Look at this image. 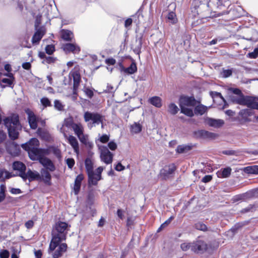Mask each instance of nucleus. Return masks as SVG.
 <instances>
[{"label": "nucleus", "mask_w": 258, "mask_h": 258, "mask_svg": "<svg viewBox=\"0 0 258 258\" xmlns=\"http://www.w3.org/2000/svg\"><path fill=\"white\" fill-rule=\"evenodd\" d=\"M239 115L244 120H247V118L252 115V112L249 109H244L239 111Z\"/></svg>", "instance_id": "obj_37"}, {"label": "nucleus", "mask_w": 258, "mask_h": 258, "mask_svg": "<svg viewBox=\"0 0 258 258\" xmlns=\"http://www.w3.org/2000/svg\"><path fill=\"white\" fill-rule=\"evenodd\" d=\"M180 107L194 106L196 105V100L194 97L181 96L179 100Z\"/></svg>", "instance_id": "obj_12"}, {"label": "nucleus", "mask_w": 258, "mask_h": 258, "mask_svg": "<svg viewBox=\"0 0 258 258\" xmlns=\"http://www.w3.org/2000/svg\"><path fill=\"white\" fill-rule=\"evenodd\" d=\"M243 95L238 96L231 95L229 96V101L233 103L242 105L243 103Z\"/></svg>", "instance_id": "obj_29"}, {"label": "nucleus", "mask_w": 258, "mask_h": 258, "mask_svg": "<svg viewBox=\"0 0 258 258\" xmlns=\"http://www.w3.org/2000/svg\"><path fill=\"white\" fill-rule=\"evenodd\" d=\"M120 71L124 72L125 74L131 75L137 72V67L135 62H132L129 67L125 68L121 63H119Z\"/></svg>", "instance_id": "obj_20"}, {"label": "nucleus", "mask_w": 258, "mask_h": 258, "mask_svg": "<svg viewBox=\"0 0 258 258\" xmlns=\"http://www.w3.org/2000/svg\"><path fill=\"white\" fill-rule=\"evenodd\" d=\"M207 2V0H194L193 4L195 7L198 9L197 12L198 14L202 13L201 11V9H206L209 11L208 8L209 7L211 9H217L222 10V12H215L217 13V16H221L224 15L233 13L234 11L231 10H226L227 7L230 5V2L227 0H209L207 5L205 3Z\"/></svg>", "instance_id": "obj_1"}, {"label": "nucleus", "mask_w": 258, "mask_h": 258, "mask_svg": "<svg viewBox=\"0 0 258 258\" xmlns=\"http://www.w3.org/2000/svg\"><path fill=\"white\" fill-rule=\"evenodd\" d=\"M28 114V119L30 126L32 129L35 130L37 127V122L38 118L31 111H27Z\"/></svg>", "instance_id": "obj_19"}, {"label": "nucleus", "mask_w": 258, "mask_h": 258, "mask_svg": "<svg viewBox=\"0 0 258 258\" xmlns=\"http://www.w3.org/2000/svg\"><path fill=\"white\" fill-rule=\"evenodd\" d=\"M142 126L137 122H135L131 126V131L134 134H138L142 131Z\"/></svg>", "instance_id": "obj_38"}, {"label": "nucleus", "mask_w": 258, "mask_h": 258, "mask_svg": "<svg viewBox=\"0 0 258 258\" xmlns=\"http://www.w3.org/2000/svg\"><path fill=\"white\" fill-rule=\"evenodd\" d=\"M116 91V89L111 84H107L106 86V89H104L103 91L101 92L102 93H109L113 96L114 92Z\"/></svg>", "instance_id": "obj_45"}, {"label": "nucleus", "mask_w": 258, "mask_h": 258, "mask_svg": "<svg viewBox=\"0 0 258 258\" xmlns=\"http://www.w3.org/2000/svg\"><path fill=\"white\" fill-rule=\"evenodd\" d=\"M7 138V134L4 131L0 130V144L5 141Z\"/></svg>", "instance_id": "obj_61"}, {"label": "nucleus", "mask_w": 258, "mask_h": 258, "mask_svg": "<svg viewBox=\"0 0 258 258\" xmlns=\"http://www.w3.org/2000/svg\"><path fill=\"white\" fill-rule=\"evenodd\" d=\"M70 75L73 79V94H76L81 81V75L78 71L71 72Z\"/></svg>", "instance_id": "obj_14"}, {"label": "nucleus", "mask_w": 258, "mask_h": 258, "mask_svg": "<svg viewBox=\"0 0 258 258\" xmlns=\"http://www.w3.org/2000/svg\"><path fill=\"white\" fill-rule=\"evenodd\" d=\"M27 175L28 176V180L29 182L33 180H39L40 179V174L36 171H32L29 169L27 171Z\"/></svg>", "instance_id": "obj_25"}, {"label": "nucleus", "mask_w": 258, "mask_h": 258, "mask_svg": "<svg viewBox=\"0 0 258 258\" xmlns=\"http://www.w3.org/2000/svg\"><path fill=\"white\" fill-rule=\"evenodd\" d=\"M76 123L74 122V120L73 117H70L68 118H66L64 120L63 123V126H66L68 128H73L74 126V125H75Z\"/></svg>", "instance_id": "obj_41"}, {"label": "nucleus", "mask_w": 258, "mask_h": 258, "mask_svg": "<svg viewBox=\"0 0 258 258\" xmlns=\"http://www.w3.org/2000/svg\"><path fill=\"white\" fill-rule=\"evenodd\" d=\"M176 167L174 164L165 165L160 171L159 176L163 180H167L173 176Z\"/></svg>", "instance_id": "obj_6"}, {"label": "nucleus", "mask_w": 258, "mask_h": 258, "mask_svg": "<svg viewBox=\"0 0 258 258\" xmlns=\"http://www.w3.org/2000/svg\"><path fill=\"white\" fill-rule=\"evenodd\" d=\"M242 105H245L249 108L258 110V97L244 96Z\"/></svg>", "instance_id": "obj_10"}, {"label": "nucleus", "mask_w": 258, "mask_h": 258, "mask_svg": "<svg viewBox=\"0 0 258 258\" xmlns=\"http://www.w3.org/2000/svg\"><path fill=\"white\" fill-rule=\"evenodd\" d=\"M83 179L84 176L82 174L78 175L75 179L74 190L76 195H78L80 191L81 183Z\"/></svg>", "instance_id": "obj_23"}, {"label": "nucleus", "mask_w": 258, "mask_h": 258, "mask_svg": "<svg viewBox=\"0 0 258 258\" xmlns=\"http://www.w3.org/2000/svg\"><path fill=\"white\" fill-rule=\"evenodd\" d=\"M84 92L90 99H91L94 95L93 90L89 88H85L84 89Z\"/></svg>", "instance_id": "obj_56"}, {"label": "nucleus", "mask_w": 258, "mask_h": 258, "mask_svg": "<svg viewBox=\"0 0 258 258\" xmlns=\"http://www.w3.org/2000/svg\"><path fill=\"white\" fill-rule=\"evenodd\" d=\"M61 38L66 41H73L74 34L72 31L69 30L62 29L60 31Z\"/></svg>", "instance_id": "obj_22"}, {"label": "nucleus", "mask_w": 258, "mask_h": 258, "mask_svg": "<svg viewBox=\"0 0 258 258\" xmlns=\"http://www.w3.org/2000/svg\"><path fill=\"white\" fill-rule=\"evenodd\" d=\"M149 102L157 108H160L162 105V99L158 96H154L149 99Z\"/></svg>", "instance_id": "obj_26"}, {"label": "nucleus", "mask_w": 258, "mask_h": 258, "mask_svg": "<svg viewBox=\"0 0 258 258\" xmlns=\"http://www.w3.org/2000/svg\"><path fill=\"white\" fill-rule=\"evenodd\" d=\"M39 162L45 169L48 170L49 171L53 172L55 170V167L53 162L45 156L41 158Z\"/></svg>", "instance_id": "obj_15"}, {"label": "nucleus", "mask_w": 258, "mask_h": 258, "mask_svg": "<svg viewBox=\"0 0 258 258\" xmlns=\"http://www.w3.org/2000/svg\"><path fill=\"white\" fill-rule=\"evenodd\" d=\"M195 227L197 229L203 231H206L208 230L207 226L202 222H198L196 223Z\"/></svg>", "instance_id": "obj_48"}, {"label": "nucleus", "mask_w": 258, "mask_h": 258, "mask_svg": "<svg viewBox=\"0 0 258 258\" xmlns=\"http://www.w3.org/2000/svg\"><path fill=\"white\" fill-rule=\"evenodd\" d=\"M61 48L66 53H79L81 50L80 47L75 43L63 44Z\"/></svg>", "instance_id": "obj_13"}, {"label": "nucleus", "mask_w": 258, "mask_h": 258, "mask_svg": "<svg viewBox=\"0 0 258 258\" xmlns=\"http://www.w3.org/2000/svg\"><path fill=\"white\" fill-rule=\"evenodd\" d=\"M45 33V29L43 27H41L36 30L32 38V42L33 44L38 43L41 40V38Z\"/></svg>", "instance_id": "obj_18"}, {"label": "nucleus", "mask_w": 258, "mask_h": 258, "mask_svg": "<svg viewBox=\"0 0 258 258\" xmlns=\"http://www.w3.org/2000/svg\"><path fill=\"white\" fill-rule=\"evenodd\" d=\"M68 223L58 222L55 224V229L52 231V239L49 244L48 252L50 253L53 251L58 244L66 239Z\"/></svg>", "instance_id": "obj_2"}, {"label": "nucleus", "mask_w": 258, "mask_h": 258, "mask_svg": "<svg viewBox=\"0 0 258 258\" xmlns=\"http://www.w3.org/2000/svg\"><path fill=\"white\" fill-rule=\"evenodd\" d=\"M84 118L86 122L92 120L93 124L94 125L99 124L100 123L102 124L103 120L104 119V116L101 114L98 113L91 112L89 111L85 112ZM101 127L102 128L103 127V124H102Z\"/></svg>", "instance_id": "obj_5"}, {"label": "nucleus", "mask_w": 258, "mask_h": 258, "mask_svg": "<svg viewBox=\"0 0 258 258\" xmlns=\"http://www.w3.org/2000/svg\"><path fill=\"white\" fill-rule=\"evenodd\" d=\"M212 93L213 94L212 97L214 99L220 98L224 102V105L222 107L223 109L228 106V105L226 101L225 100V99L224 98V97L222 96V94L220 93L217 92H212Z\"/></svg>", "instance_id": "obj_39"}, {"label": "nucleus", "mask_w": 258, "mask_h": 258, "mask_svg": "<svg viewBox=\"0 0 258 258\" xmlns=\"http://www.w3.org/2000/svg\"><path fill=\"white\" fill-rule=\"evenodd\" d=\"M233 72V69L226 70L223 68L220 74L222 78H226L230 77L232 75Z\"/></svg>", "instance_id": "obj_42"}, {"label": "nucleus", "mask_w": 258, "mask_h": 258, "mask_svg": "<svg viewBox=\"0 0 258 258\" xmlns=\"http://www.w3.org/2000/svg\"><path fill=\"white\" fill-rule=\"evenodd\" d=\"M38 56L41 59H44L42 61L43 63H47L50 64L55 62L57 59L56 57L50 56H46L45 53L43 51L39 52Z\"/></svg>", "instance_id": "obj_24"}, {"label": "nucleus", "mask_w": 258, "mask_h": 258, "mask_svg": "<svg viewBox=\"0 0 258 258\" xmlns=\"http://www.w3.org/2000/svg\"><path fill=\"white\" fill-rule=\"evenodd\" d=\"M167 18L169 21L172 24L175 23L176 22V15L173 12H170L168 13Z\"/></svg>", "instance_id": "obj_49"}, {"label": "nucleus", "mask_w": 258, "mask_h": 258, "mask_svg": "<svg viewBox=\"0 0 258 258\" xmlns=\"http://www.w3.org/2000/svg\"><path fill=\"white\" fill-rule=\"evenodd\" d=\"M192 147H193V146L192 145H179L177 147L176 151L177 153H179V154L186 153V152L191 150L192 149Z\"/></svg>", "instance_id": "obj_27"}, {"label": "nucleus", "mask_w": 258, "mask_h": 258, "mask_svg": "<svg viewBox=\"0 0 258 258\" xmlns=\"http://www.w3.org/2000/svg\"><path fill=\"white\" fill-rule=\"evenodd\" d=\"M103 170V168L100 166L96 170L95 173L93 171L87 173L88 176V183L89 185H97L98 181L101 179V173Z\"/></svg>", "instance_id": "obj_9"}, {"label": "nucleus", "mask_w": 258, "mask_h": 258, "mask_svg": "<svg viewBox=\"0 0 258 258\" xmlns=\"http://www.w3.org/2000/svg\"><path fill=\"white\" fill-rule=\"evenodd\" d=\"M247 55L250 58H256L258 56V47L255 48L253 51L248 53Z\"/></svg>", "instance_id": "obj_54"}, {"label": "nucleus", "mask_w": 258, "mask_h": 258, "mask_svg": "<svg viewBox=\"0 0 258 258\" xmlns=\"http://www.w3.org/2000/svg\"><path fill=\"white\" fill-rule=\"evenodd\" d=\"M45 168H42L40 170V179L42 180L46 184L50 185L51 184V176L48 171Z\"/></svg>", "instance_id": "obj_17"}, {"label": "nucleus", "mask_w": 258, "mask_h": 258, "mask_svg": "<svg viewBox=\"0 0 258 258\" xmlns=\"http://www.w3.org/2000/svg\"><path fill=\"white\" fill-rule=\"evenodd\" d=\"M6 186L5 184L0 185V196L6 198Z\"/></svg>", "instance_id": "obj_60"}, {"label": "nucleus", "mask_w": 258, "mask_h": 258, "mask_svg": "<svg viewBox=\"0 0 258 258\" xmlns=\"http://www.w3.org/2000/svg\"><path fill=\"white\" fill-rule=\"evenodd\" d=\"M174 219L173 216H171L169 219L166 220L163 224H161V227L165 228L167 227L172 221V220Z\"/></svg>", "instance_id": "obj_64"}, {"label": "nucleus", "mask_w": 258, "mask_h": 258, "mask_svg": "<svg viewBox=\"0 0 258 258\" xmlns=\"http://www.w3.org/2000/svg\"><path fill=\"white\" fill-rule=\"evenodd\" d=\"M231 171L232 169L229 167L221 169L220 171L218 172V176L221 178L228 177L230 175Z\"/></svg>", "instance_id": "obj_28"}, {"label": "nucleus", "mask_w": 258, "mask_h": 258, "mask_svg": "<svg viewBox=\"0 0 258 258\" xmlns=\"http://www.w3.org/2000/svg\"><path fill=\"white\" fill-rule=\"evenodd\" d=\"M13 168L14 170H18L20 172L25 171L26 166L22 162L20 161H15L13 164Z\"/></svg>", "instance_id": "obj_33"}, {"label": "nucleus", "mask_w": 258, "mask_h": 258, "mask_svg": "<svg viewBox=\"0 0 258 258\" xmlns=\"http://www.w3.org/2000/svg\"><path fill=\"white\" fill-rule=\"evenodd\" d=\"M206 131L204 130H198L194 132V137L196 139H205Z\"/></svg>", "instance_id": "obj_40"}, {"label": "nucleus", "mask_w": 258, "mask_h": 258, "mask_svg": "<svg viewBox=\"0 0 258 258\" xmlns=\"http://www.w3.org/2000/svg\"><path fill=\"white\" fill-rule=\"evenodd\" d=\"M60 132L63 133L64 137L67 139L68 143L73 148L74 152L77 154H79V146L78 140L74 136L72 135L68 136L66 133L62 130V128H60Z\"/></svg>", "instance_id": "obj_11"}, {"label": "nucleus", "mask_w": 258, "mask_h": 258, "mask_svg": "<svg viewBox=\"0 0 258 258\" xmlns=\"http://www.w3.org/2000/svg\"><path fill=\"white\" fill-rule=\"evenodd\" d=\"M208 245L207 243L200 238L192 242L191 251L197 253H203L207 250Z\"/></svg>", "instance_id": "obj_7"}, {"label": "nucleus", "mask_w": 258, "mask_h": 258, "mask_svg": "<svg viewBox=\"0 0 258 258\" xmlns=\"http://www.w3.org/2000/svg\"><path fill=\"white\" fill-rule=\"evenodd\" d=\"M218 136L219 135L217 134L206 131L205 139L214 140L218 138Z\"/></svg>", "instance_id": "obj_47"}, {"label": "nucleus", "mask_w": 258, "mask_h": 258, "mask_svg": "<svg viewBox=\"0 0 258 258\" xmlns=\"http://www.w3.org/2000/svg\"><path fill=\"white\" fill-rule=\"evenodd\" d=\"M136 45L133 47V51L137 54L141 52V49L142 46V38L141 37L137 38L136 39Z\"/></svg>", "instance_id": "obj_34"}, {"label": "nucleus", "mask_w": 258, "mask_h": 258, "mask_svg": "<svg viewBox=\"0 0 258 258\" xmlns=\"http://www.w3.org/2000/svg\"><path fill=\"white\" fill-rule=\"evenodd\" d=\"M85 168L87 173L93 171V164L92 160L90 158H86L85 160Z\"/></svg>", "instance_id": "obj_36"}, {"label": "nucleus", "mask_w": 258, "mask_h": 258, "mask_svg": "<svg viewBox=\"0 0 258 258\" xmlns=\"http://www.w3.org/2000/svg\"><path fill=\"white\" fill-rule=\"evenodd\" d=\"M39 142L36 138L31 139L28 142L22 144V147L28 153L30 158L33 161L40 160L43 156L48 154L47 149H39Z\"/></svg>", "instance_id": "obj_3"}, {"label": "nucleus", "mask_w": 258, "mask_h": 258, "mask_svg": "<svg viewBox=\"0 0 258 258\" xmlns=\"http://www.w3.org/2000/svg\"><path fill=\"white\" fill-rule=\"evenodd\" d=\"M40 102L44 107H46L48 106H51V104L50 101L48 99V98L46 97H43L41 99Z\"/></svg>", "instance_id": "obj_51"}, {"label": "nucleus", "mask_w": 258, "mask_h": 258, "mask_svg": "<svg viewBox=\"0 0 258 258\" xmlns=\"http://www.w3.org/2000/svg\"><path fill=\"white\" fill-rule=\"evenodd\" d=\"M72 129L77 137L84 133V127L81 123H76Z\"/></svg>", "instance_id": "obj_31"}, {"label": "nucleus", "mask_w": 258, "mask_h": 258, "mask_svg": "<svg viewBox=\"0 0 258 258\" xmlns=\"http://www.w3.org/2000/svg\"><path fill=\"white\" fill-rule=\"evenodd\" d=\"M179 110V108L177 106L173 103H171L168 105V112L171 114L175 115L176 114Z\"/></svg>", "instance_id": "obj_43"}, {"label": "nucleus", "mask_w": 258, "mask_h": 258, "mask_svg": "<svg viewBox=\"0 0 258 258\" xmlns=\"http://www.w3.org/2000/svg\"><path fill=\"white\" fill-rule=\"evenodd\" d=\"M58 248L53 252L52 258H59L61 257L63 253L67 250L68 246L65 243L59 244Z\"/></svg>", "instance_id": "obj_21"}, {"label": "nucleus", "mask_w": 258, "mask_h": 258, "mask_svg": "<svg viewBox=\"0 0 258 258\" xmlns=\"http://www.w3.org/2000/svg\"><path fill=\"white\" fill-rule=\"evenodd\" d=\"M78 138L80 141L84 145L89 141L88 136L84 135V133L78 137Z\"/></svg>", "instance_id": "obj_55"}, {"label": "nucleus", "mask_w": 258, "mask_h": 258, "mask_svg": "<svg viewBox=\"0 0 258 258\" xmlns=\"http://www.w3.org/2000/svg\"><path fill=\"white\" fill-rule=\"evenodd\" d=\"M45 52L48 55L52 54L55 51V47L53 45H47L45 48Z\"/></svg>", "instance_id": "obj_50"}, {"label": "nucleus", "mask_w": 258, "mask_h": 258, "mask_svg": "<svg viewBox=\"0 0 258 258\" xmlns=\"http://www.w3.org/2000/svg\"><path fill=\"white\" fill-rule=\"evenodd\" d=\"M10 253L8 250L4 249L0 251V258H9Z\"/></svg>", "instance_id": "obj_57"}, {"label": "nucleus", "mask_w": 258, "mask_h": 258, "mask_svg": "<svg viewBox=\"0 0 258 258\" xmlns=\"http://www.w3.org/2000/svg\"><path fill=\"white\" fill-rule=\"evenodd\" d=\"M0 170L2 171L1 178L3 176L4 174H5V178L6 179H9L12 177L11 173L8 171L2 169H0Z\"/></svg>", "instance_id": "obj_63"}, {"label": "nucleus", "mask_w": 258, "mask_h": 258, "mask_svg": "<svg viewBox=\"0 0 258 258\" xmlns=\"http://www.w3.org/2000/svg\"><path fill=\"white\" fill-rule=\"evenodd\" d=\"M4 123L8 129L9 137L12 140L17 139L22 126L18 114H13L4 119Z\"/></svg>", "instance_id": "obj_4"}, {"label": "nucleus", "mask_w": 258, "mask_h": 258, "mask_svg": "<svg viewBox=\"0 0 258 258\" xmlns=\"http://www.w3.org/2000/svg\"><path fill=\"white\" fill-rule=\"evenodd\" d=\"M66 163L68 167L72 169L75 165V160L73 158H68L66 160Z\"/></svg>", "instance_id": "obj_59"}, {"label": "nucleus", "mask_w": 258, "mask_h": 258, "mask_svg": "<svg viewBox=\"0 0 258 258\" xmlns=\"http://www.w3.org/2000/svg\"><path fill=\"white\" fill-rule=\"evenodd\" d=\"M207 107L203 105L197 106L195 108V112L196 114H199L203 115L207 111Z\"/></svg>", "instance_id": "obj_44"}, {"label": "nucleus", "mask_w": 258, "mask_h": 258, "mask_svg": "<svg viewBox=\"0 0 258 258\" xmlns=\"http://www.w3.org/2000/svg\"><path fill=\"white\" fill-rule=\"evenodd\" d=\"M54 106L55 109L59 111L63 110L64 106L62 104L61 102L58 100H55L54 102Z\"/></svg>", "instance_id": "obj_52"}, {"label": "nucleus", "mask_w": 258, "mask_h": 258, "mask_svg": "<svg viewBox=\"0 0 258 258\" xmlns=\"http://www.w3.org/2000/svg\"><path fill=\"white\" fill-rule=\"evenodd\" d=\"M258 208V203H255L253 204H250L248 205L247 207L242 209L240 213L242 214H244L248 212H252L255 211L256 209Z\"/></svg>", "instance_id": "obj_32"}, {"label": "nucleus", "mask_w": 258, "mask_h": 258, "mask_svg": "<svg viewBox=\"0 0 258 258\" xmlns=\"http://www.w3.org/2000/svg\"><path fill=\"white\" fill-rule=\"evenodd\" d=\"M109 148L111 150L114 151L117 148L116 144L113 142L111 141L108 143L107 148Z\"/></svg>", "instance_id": "obj_62"}, {"label": "nucleus", "mask_w": 258, "mask_h": 258, "mask_svg": "<svg viewBox=\"0 0 258 258\" xmlns=\"http://www.w3.org/2000/svg\"><path fill=\"white\" fill-rule=\"evenodd\" d=\"M243 171L247 174H258V165H252L245 167Z\"/></svg>", "instance_id": "obj_30"}, {"label": "nucleus", "mask_w": 258, "mask_h": 258, "mask_svg": "<svg viewBox=\"0 0 258 258\" xmlns=\"http://www.w3.org/2000/svg\"><path fill=\"white\" fill-rule=\"evenodd\" d=\"M99 149L100 150L101 161L106 164L111 163L113 160V154L109 151L107 147L101 146L99 147Z\"/></svg>", "instance_id": "obj_8"}, {"label": "nucleus", "mask_w": 258, "mask_h": 258, "mask_svg": "<svg viewBox=\"0 0 258 258\" xmlns=\"http://www.w3.org/2000/svg\"><path fill=\"white\" fill-rule=\"evenodd\" d=\"M180 109L181 113L184 114L187 116L192 117L194 115L191 109L186 108V107H180Z\"/></svg>", "instance_id": "obj_46"}, {"label": "nucleus", "mask_w": 258, "mask_h": 258, "mask_svg": "<svg viewBox=\"0 0 258 258\" xmlns=\"http://www.w3.org/2000/svg\"><path fill=\"white\" fill-rule=\"evenodd\" d=\"M180 247L181 249L183 251H187V250L190 249L191 250L192 248V242L191 243H183L181 244Z\"/></svg>", "instance_id": "obj_53"}, {"label": "nucleus", "mask_w": 258, "mask_h": 258, "mask_svg": "<svg viewBox=\"0 0 258 258\" xmlns=\"http://www.w3.org/2000/svg\"><path fill=\"white\" fill-rule=\"evenodd\" d=\"M205 122L210 126L215 128H219L224 124V121L221 119H214L207 117L205 119Z\"/></svg>", "instance_id": "obj_16"}, {"label": "nucleus", "mask_w": 258, "mask_h": 258, "mask_svg": "<svg viewBox=\"0 0 258 258\" xmlns=\"http://www.w3.org/2000/svg\"><path fill=\"white\" fill-rule=\"evenodd\" d=\"M99 141L102 143H106L109 140V136L103 135L99 138Z\"/></svg>", "instance_id": "obj_58"}, {"label": "nucleus", "mask_w": 258, "mask_h": 258, "mask_svg": "<svg viewBox=\"0 0 258 258\" xmlns=\"http://www.w3.org/2000/svg\"><path fill=\"white\" fill-rule=\"evenodd\" d=\"M253 196V193L251 191L246 192L244 195H237L235 197H234L232 198V201L233 203L238 202L240 200H241L242 199H244V198L248 197V198H251Z\"/></svg>", "instance_id": "obj_35"}]
</instances>
